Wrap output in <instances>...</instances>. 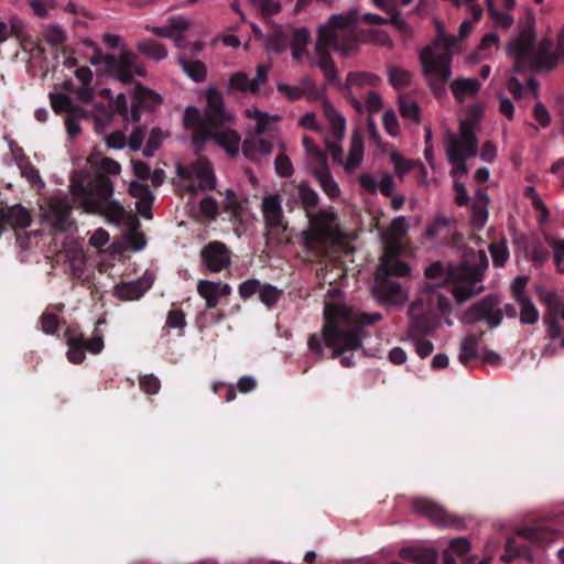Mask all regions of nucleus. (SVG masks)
I'll list each match as a JSON object with an SVG mask.
<instances>
[{"instance_id": "obj_1", "label": "nucleus", "mask_w": 564, "mask_h": 564, "mask_svg": "<svg viewBox=\"0 0 564 564\" xmlns=\"http://www.w3.org/2000/svg\"><path fill=\"white\" fill-rule=\"evenodd\" d=\"M324 319L322 336L311 334L307 346L318 359H324V343L332 349L330 358L336 359L344 351L359 349L362 346V336L366 335L364 327L380 322L382 314L378 312L356 313L344 304H326Z\"/></svg>"}, {"instance_id": "obj_2", "label": "nucleus", "mask_w": 564, "mask_h": 564, "mask_svg": "<svg viewBox=\"0 0 564 564\" xmlns=\"http://www.w3.org/2000/svg\"><path fill=\"white\" fill-rule=\"evenodd\" d=\"M488 265V257L484 250L473 252L470 260H465L457 267L445 265L441 261L430 264L425 269V276L429 280L440 281L431 285L430 305H435L442 315L451 313V301L440 291L446 284H451L449 292L458 304L482 292L484 286L479 283L482 281Z\"/></svg>"}, {"instance_id": "obj_3", "label": "nucleus", "mask_w": 564, "mask_h": 564, "mask_svg": "<svg viewBox=\"0 0 564 564\" xmlns=\"http://www.w3.org/2000/svg\"><path fill=\"white\" fill-rule=\"evenodd\" d=\"M552 47L553 43L547 39L536 45L534 22L530 20L508 42L506 52L513 59V73L550 72L564 58V30L558 34L555 48Z\"/></svg>"}, {"instance_id": "obj_4", "label": "nucleus", "mask_w": 564, "mask_h": 564, "mask_svg": "<svg viewBox=\"0 0 564 564\" xmlns=\"http://www.w3.org/2000/svg\"><path fill=\"white\" fill-rule=\"evenodd\" d=\"M357 14L350 12L346 15L333 14L326 24L318 28L315 44L316 65L322 72L335 67L329 48L348 55L358 50L359 35L356 32Z\"/></svg>"}, {"instance_id": "obj_5", "label": "nucleus", "mask_w": 564, "mask_h": 564, "mask_svg": "<svg viewBox=\"0 0 564 564\" xmlns=\"http://www.w3.org/2000/svg\"><path fill=\"white\" fill-rule=\"evenodd\" d=\"M113 192L111 180L105 175H97L87 183L82 178H72L70 193L84 212L104 216L109 223L120 224L126 217V210L118 200L111 199Z\"/></svg>"}, {"instance_id": "obj_6", "label": "nucleus", "mask_w": 564, "mask_h": 564, "mask_svg": "<svg viewBox=\"0 0 564 564\" xmlns=\"http://www.w3.org/2000/svg\"><path fill=\"white\" fill-rule=\"evenodd\" d=\"M420 62L432 94L436 99H442L446 96V84L452 76V53L448 48L438 51L426 46L420 53Z\"/></svg>"}, {"instance_id": "obj_7", "label": "nucleus", "mask_w": 564, "mask_h": 564, "mask_svg": "<svg viewBox=\"0 0 564 564\" xmlns=\"http://www.w3.org/2000/svg\"><path fill=\"white\" fill-rule=\"evenodd\" d=\"M475 122L471 119H464L459 122V135L453 132L446 133V154L448 162L463 172H466V160L477 153L478 139L475 134Z\"/></svg>"}, {"instance_id": "obj_8", "label": "nucleus", "mask_w": 564, "mask_h": 564, "mask_svg": "<svg viewBox=\"0 0 564 564\" xmlns=\"http://www.w3.org/2000/svg\"><path fill=\"white\" fill-rule=\"evenodd\" d=\"M550 533L541 528L521 529L518 532V536L507 539L501 561L510 563L518 557L532 561V554L528 543H545Z\"/></svg>"}, {"instance_id": "obj_9", "label": "nucleus", "mask_w": 564, "mask_h": 564, "mask_svg": "<svg viewBox=\"0 0 564 564\" xmlns=\"http://www.w3.org/2000/svg\"><path fill=\"white\" fill-rule=\"evenodd\" d=\"M499 305V296L494 294L486 295L466 310L462 316V322L467 325H474L484 321L490 328L498 327L503 318Z\"/></svg>"}, {"instance_id": "obj_10", "label": "nucleus", "mask_w": 564, "mask_h": 564, "mask_svg": "<svg viewBox=\"0 0 564 564\" xmlns=\"http://www.w3.org/2000/svg\"><path fill=\"white\" fill-rule=\"evenodd\" d=\"M311 229L304 232V241L307 248L324 247L333 240V223L336 215L326 210L310 213L306 215Z\"/></svg>"}, {"instance_id": "obj_11", "label": "nucleus", "mask_w": 564, "mask_h": 564, "mask_svg": "<svg viewBox=\"0 0 564 564\" xmlns=\"http://www.w3.org/2000/svg\"><path fill=\"white\" fill-rule=\"evenodd\" d=\"M411 507L414 513L429 519L434 525L442 528L463 527V520L458 517L447 512L436 501L425 498L416 497L411 500Z\"/></svg>"}, {"instance_id": "obj_12", "label": "nucleus", "mask_w": 564, "mask_h": 564, "mask_svg": "<svg viewBox=\"0 0 564 564\" xmlns=\"http://www.w3.org/2000/svg\"><path fill=\"white\" fill-rule=\"evenodd\" d=\"M65 337L68 346L67 358L72 364H82L86 358V351L97 355L105 346L101 335L97 334L91 338H86L84 334L70 327L66 329Z\"/></svg>"}, {"instance_id": "obj_13", "label": "nucleus", "mask_w": 564, "mask_h": 564, "mask_svg": "<svg viewBox=\"0 0 564 564\" xmlns=\"http://www.w3.org/2000/svg\"><path fill=\"white\" fill-rule=\"evenodd\" d=\"M107 72L122 83H130L133 75L145 76L143 66L137 65V55L124 51L119 56L106 55L104 58Z\"/></svg>"}, {"instance_id": "obj_14", "label": "nucleus", "mask_w": 564, "mask_h": 564, "mask_svg": "<svg viewBox=\"0 0 564 564\" xmlns=\"http://www.w3.org/2000/svg\"><path fill=\"white\" fill-rule=\"evenodd\" d=\"M381 83L378 75L367 72H351L341 87V95L356 109L357 112H364V105L359 100V89L364 87H376Z\"/></svg>"}, {"instance_id": "obj_15", "label": "nucleus", "mask_w": 564, "mask_h": 564, "mask_svg": "<svg viewBox=\"0 0 564 564\" xmlns=\"http://www.w3.org/2000/svg\"><path fill=\"white\" fill-rule=\"evenodd\" d=\"M205 97L204 119L209 127L217 129L232 120V116L226 109L224 96L216 87L207 88Z\"/></svg>"}, {"instance_id": "obj_16", "label": "nucleus", "mask_w": 564, "mask_h": 564, "mask_svg": "<svg viewBox=\"0 0 564 564\" xmlns=\"http://www.w3.org/2000/svg\"><path fill=\"white\" fill-rule=\"evenodd\" d=\"M200 261L210 272H220L231 263V251L221 241H210L200 250Z\"/></svg>"}, {"instance_id": "obj_17", "label": "nucleus", "mask_w": 564, "mask_h": 564, "mask_svg": "<svg viewBox=\"0 0 564 564\" xmlns=\"http://www.w3.org/2000/svg\"><path fill=\"white\" fill-rule=\"evenodd\" d=\"M261 212L265 228L272 235H279L286 228L281 198L278 194H269L263 197Z\"/></svg>"}, {"instance_id": "obj_18", "label": "nucleus", "mask_w": 564, "mask_h": 564, "mask_svg": "<svg viewBox=\"0 0 564 564\" xmlns=\"http://www.w3.org/2000/svg\"><path fill=\"white\" fill-rule=\"evenodd\" d=\"M162 101L161 95L141 84H137L132 94L130 121L139 122L142 110L153 111Z\"/></svg>"}, {"instance_id": "obj_19", "label": "nucleus", "mask_w": 564, "mask_h": 564, "mask_svg": "<svg viewBox=\"0 0 564 564\" xmlns=\"http://www.w3.org/2000/svg\"><path fill=\"white\" fill-rule=\"evenodd\" d=\"M376 276V285L373 288V292L376 296L389 303H400L403 301V293L399 282L391 280L388 276Z\"/></svg>"}, {"instance_id": "obj_20", "label": "nucleus", "mask_w": 564, "mask_h": 564, "mask_svg": "<svg viewBox=\"0 0 564 564\" xmlns=\"http://www.w3.org/2000/svg\"><path fill=\"white\" fill-rule=\"evenodd\" d=\"M417 303L411 304L409 308L410 327L409 335L412 339L431 334L436 328L435 319L429 314H415Z\"/></svg>"}, {"instance_id": "obj_21", "label": "nucleus", "mask_w": 564, "mask_h": 564, "mask_svg": "<svg viewBox=\"0 0 564 564\" xmlns=\"http://www.w3.org/2000/svg\"><path fill=\"white\" fill-rule=\"evenodd\" d=\"M48 213L54 229L66 231L69 227L70 206L65 198H51Z\"/></svg>"}, {"instance_id": "obj_22", "label": "nucleus", "mask_w": 564, "mask_h": 564, "mask_svg": "<svg viewBox=\"0 0 564 564\" xmlns=\"http://www.w3.org/2000/svg\"><path fill=\"white\" fill-rule=\"evenodd\" d=\"M151 286L152 283L144 278L131 282H122L115 288V295L121 301H137L140 300Z\"/></svg>"}, {"instance_id": "obj_23", "label": "nucleus", "mask_w": 564, "mask_h": 564, "mask_svg": "<svg viewBox=\"0 0 564 564\" xmlns=\"http://www.w3.org/2000/svg\"><path fill=\"white\" fill-rule=\"evenodd\" d=\"M411 272V268L404 261H401L397 258L395 254H388L386 252L381 258L380 264L376 271L378 276H406Z\"/></svg>"}, {"instance_id": "obj_24", "label": "nucleus", "mask_w": 564, "mask_h": 564, "mask_svg": "<svg viewBox=\"0 0 564 564\" xmlns=\"http://www.w3.org/2000/svg\"><path fill=\"white\" fill-rule=\"evenodd\" d=\"M455 220L449 217L437 215L433 221L426 227L425 237L429 240L444 243L448 239L451 228L454 226Z\"/></svg>"}, {"instance_id": "obj_25", "label": "nucleus", "mask_w": 564, "mask_h": 564, "mask_svg": "<svg viewBox=\"0 0 564 564\" xmlns=\"http://www.w3.org/2000/svg\"><path fill=\"white\" fill-rule=\"evenodd\" d=\"M390 159L394 165L395 174L402 180L409 172L417 170L422 174L421 183L426 185L427 170L420 161L406 160L397 152H392Z\"/></svg>"}, {"instance_id": "obj_26", "label": "nucleus", "mask_w": 564, "mask_h": 564, "mask_svg": "<svg viewBox=\"0 0 564 564\" xmlns=\"http://www.w3.org/2000/svg\"><path fill=\"white\" fill-rule=\"evenodd\" d=\"M272 143L262 138H249L242 143V154L251 160L258 161L260 158L265 156L272 151Z\"/></svg>"}, {"instance_id": "obj_27", "label": "nucleus", "mask_w": 564, "mask_h": 564, "mask_svg": "<svg viewBox=\"0 0 564 564\" xmlns=\"http://www.w3.org/2000/svg\"><path fill=\"white\" fill-rule=\"evenodd\" d=\"M399 555L402 560L417 564H435L438 558V553L431 547H403Z\"/></svg>"}, {"instance_id": "obj_28", "label": "nucleus", "mask_w": 564, "mask_h": 564, "mask_svg": "<svg viewBox=\"0 0 564 564\" xmlns=\"http://www.w3.org/2000/svg\"><path fill=\"white\" fill-rule=\"evenodd\" d=\"M480 87L481 84L476 78H457L451 83L452 93L458 102H463L467 97L476 96Z\"/></svg>"}, {"instance_id": "obj_29", "label": "nucleus", "mask_w": 564, "mask_h": 564, "mask_svg": "<svg viewBox=\"0 0 564 564\" xmlns=\"http://www.w3.org/2000/svg\"><path fill=\"white\" fill-rule=\"evenodd\" d=\"M323 111L329 121L332 137L337 141H341L346 131L345 118L327 100L323 101Z\"/></svg>"}, {"instance_id": "obj_30", "label": "nucleus", "mask_w": 564, "mask_h": 564, "mask_svg": "<svg viewBox=\"0 0 564 564\" xmlns=\"http://www.w3.org/2000/svg\"><path fill=\"white\" fill-rule=\"evenodd\" d=\"M292 189L305 209L306 215L312 213L319 204V196L317 192L310 186L307 182H302L299 185H292Z\"/></svg>"}, {"instance_id": "obj_31", "label": "nucleus", "mask_w": 564, "mask_h": 564, "mask_svg": "<svg viewBox=\"0 0 564 564\" xmlns=\"http://www.w3.org/2000/svg\"><path fill=\"white\" fill-rule=\"evenodd\" d=\"M129 193L132 197H135L141 200L142 205H147V213L145 210H142L139 208V213L144 218H151L152 217V204L154 202V195L152 194L151 189L147 184H142L139 182H131L129 185Z\"/></svg>"}, {"instance_id": "obj_32", "label": "nucleus", "mask_w": 564, "mask_h": 564, "mask_svg": "<svg viewBox=\"0 0 564 564\" xmlns=\"http://www.w3.org/2000/svg\"><path fill=\"white\" fill-rule=\"evenodd\" d=\"M214 141L223 148L230 158H235L239 153L240 135L235 130L216 131Z\"/></svg>"}, {"instance_id": "obj_33", "label": "nucleus", "mask_w": 564, "mask_h": 564, "mask_svg": "<svg viewBox=\"0 0 564 564\" xmlns=\"http://www.w3.org/2000/svg\"><path fill=\"white\" fill-rule=\"evenodd\" d=\"M4 220L14 228H26L31 224L29 210L21 205H15L3 209Z\"/></svg>"}, {"instance_id": "obj_34", "label": "nucleus", "mask_w": 564, "mask_h": 564, "mask_svg": "<svg viewBox=\"0 0 564 564\" xmlns=\"http://www.w3.org/2000/svg\"><path fill=\"white\" fill-rule=\"evenodd\" d=\"M178 63L183 72L195 83H202L206 79V65L198 59H187L185 56L178 57Z\"/></svg>"}, {"instance_id": "obj_35", "label": "nucleus", "mask_w": 564, "mask_h": 564, "mask_svg": "<svg viewBox=\"0 0 564 564\" xmlns=\"http://www.w3.org/2000/svg\"><path fill=\"white\" fill-rule=\"evenodd\" d=\"M364 158V138L360 133L354 132L350 140L348 158L345 162V169L350 171L358 167Z\"/></svg>"}, {"instance_id": "obj_36", "label": "nucleus", "mask_w": 564, "mask_h": 564, "mask_svg": "<svg viewBox=\"0 0 564 564\" xmlns=\"http://www.w3.org/2000/svg\"><path fill=\"white\" fill-rule=\"evenodd\" d=\"M235 91L258 94V88L256 85H252L251 79L247 73L237 72L229 77L227 85V94L230 95Z\"/></svg>"}, {"instance_id": "obj_37", "label": "nucleus", "mask_w": 564, "mask_h": 564, "mask_svg": "<svg viewBox=\"0 0 564 564\" xmlns=\"http://www.w3.org/2000/svg\"><path fill=\"white\" fill-rule=\"evenodd\" d=\"M197 293L206 301L208 310L215 308L219 303L217 283L208 280H200L197 284Z\"/></svg>"}, {"instance_id": "obj_38", "label": "nucleus", "mask_w": 564, "mask_h": 564, "mask_svg": "<svg viewBox=\"0 0 564 564\" xmlns=\"http://www.w3.org/2000/svg\"><path fill=\"white\" fill-rule=\"evenodd\" d=\"M480 337L475 334L467 335L460 344L459 361L467 366L469 361L478 356Z\"/></svg>"}, {"instance_id": "obj_39", "label": "nucleus", "mask_w": 564, "mask_h": 564, "mask_svg": "<svg viewBox=\"0 0 564 564\" xmlns=\"http://www.w3.org/2000/svg\"><path fill=\"white\" fill-rule=\"evenodd\" d=\"M290 43V35L283 29H275L267 39V48L276 54L283 53Z\"/></svg>"}, {"instance_id": "obj_40", "label": "nucleus", "mask_w": 564, "mask_h": 564, "mask_svg": "<svg viewBox=\"0 0 564 564\" xmlns=\"http://www.w3.org/2000/svg\"><path fill=\"white\" fill-rule=\"evenodd\" d=\"M489 252L492 258V263L497 268H502L509 260L510 253L507 246V239L502 237L499 241H494L489 245Z\"/></svg>"}, {"instance_id": "obj_41", "label": "nucleus", "mask_w": 564, "mask_h": 564, "mask_svg": "<svg viewBox=\"0 0 564 564\" xmlns=\"http://www.w3.org/2000/svg\"><path fill=\"white\" fill-rule=\"evenodd\" d=\"M306 167L313 177L316 176V174L329 171L327 154L319 149L306 155Z\"/></svg>"}, {"instance_id": "obj_42", "label": "nucleus", "mask_w": 564, "mask_h": 564, "mask_svg": "<svg viewBox=\"0 0 564 564\" xmlns=\"http://www.w3.org/2000/svg\"><path fill=\"white\" fill-rule=\"evenodd\" d=\"M137 47L139 52L155 61L164 59L167 56L165 46L153 40L139 42Z\"/></svg>"}, {"instance_id": "obj_43", "label": "nucleus", "mask_w": 564, "mask_h": 564, "mask_svg": "<svg viewBox=\"0 0 564 564\" xmlns=\"http://www.w3.org/2000/svg\"><path fill=\"white\" fill-rule=\"evenodd\" d=\"M314 178L318 182L321 188L329 198L334 199L340 195V188L332 176L330 170L316 174Z\"/></svg>"}, {"instance_id": "obj_44", "label": "nucleus", "mask_w": 564, "mask_h": 564, "mask_svg": "<svg viewBox=\"0 0 564 564\" xmlns=\"http://www.w3.org/2000/svg\"><path fill=\"white\" fill-rule=\"evenodd\" d=\"M110 111H106L107 120H110L113 115L121 116L124 120H130V111L128 110L127 97L123 93H120L116 98H110L109 101Z\"/></svg>"}, {"instance_id": "obj_45", "label": "nucleus", "mask_w": 564, "mask_h": 564, "mask_svg": "<svg viewBox=\"0 0 564 564\" xmlns=\"http://www.w3.org/2000/svg\"><path fill=\"white\" fill-rule=\"evenodd\" d=\"M196 177L199 181V189H214L216 185V177L213 169L207 162L198 164L196 167Z\"/></svg>"}, {"instance_id": "obj_46", "label": "nucleus", "mask_w": 564, "mask_h": 564, "mask_svg": "<svg viewBox=\"0 0 564 564\" xmlns=\"http://www.w3.org/2000/svg\"><path fill=\"white\" fill-rule=\"evenodd\" d=\"M389 83L395 89H401L410 86L412 74L398 66H390L388 69Z\"/></svg>"}, {"instance_id": "obj_47", "label": "nucleus", "mask_w": 564, "mask_h": 564, "mask_svg": "<svg viewBox=\"0 0 564 564\" xmlns=\"http://www.w3.org/2000/svg\"><path fill=\"white\" fill-rule=\"evenodd\" d=\"M362 21L365 23L371 24V25H383V24H387L389 22L391 24L398 26V28H403L405 25L404 21L400 17V13L397 10H394V9L390 12V19L389 20L382 18L379 14L366 13L364 15V18H362Z\"/></svg>"}, {"instance_id": "obj_48", "label": "nucleus", "mask_w": 564, "mask_h": 564, "mask_svg": "<svg viewBox=\"0 0 564 564\" xmlns=\"http://www.w3.org/2000/svg\"><path fill=\"white\" fill-rule=\"evenodd\" d=\"M167 137L160 128H153L150 131L149 139L142 153L145 158H152L156 150L162 145L163 140Z\"/></svg>"}, {"instance_id": "obj_49", "label": "nucleus", "mask_w": 564, "mask_h": 564, "mask_svg": "<svg viewBox=\"0 0 564 564\" xmlns=\"http://www.w3.org/2000/svg\"><path fill=\"white\" fill-rule=\"evenodd\" d=\"M282 295L283 291L279 290L276 286L268 283L261 284L259 291V299L269 308L273 307L279 302Z\"/></svg>"}, {"instance_id": "obj_50", "label": "nucleus", "mask_w": 564, "mask_h": 564, "mask_svg": "<svg viewBox=\"0 0 564 564\" xmlns=\"http://www.w3.org/2000/svg\"><path fill=\"white\" fill-rule=\"evenodd\" d=\"M520 322L522 324L533 325L539 321V311L530 299L520 300Z\"/></svg>"}, {"instance_id": "obj_51", "label": "nucleus", "mask_w": 564, "mask_h": 564, "mask_svg": "<svg viewBox=\"0 0 564 564\" xmlns=\"http://www.w3.org/2000/svg\"><path fill=\"white\" fill-rule=\"evenodd\" d=\"M528 257L532 261L533 265L539 268L550 259V252L540 240H535L530 246Z\"/></svg>"}, {"instance_id": "obj_52", "label": "nucleus", "mask_w": 564, "mask_h": 564, "mask_svg": "<svg viewBox=\"0 0 564 564\" xmlns=\"http://www.w3.org/2000/svg\"><path fill=\"white\" fill-rule=\"evenodd\" d=\"M400 113L403 118L411 119L413 121H420V107L419 105L408 97H400Z\"/></svg>"}, {"instance_id": "obj_53", "label": "nucleus", "mask_w": 564, "mask_h": 564, "mask_svg": "<svg viewBox=\"0 0 564 564\" xmlns=\"http://www.w3.org/2000/svg\"><path fill=\"white\" fill-rule=\"evenodd\" d=\"M488 220V209L484 204H473L470 225L473 230H481Z\"/></svg>"}, {"instance_id": "obj_54", "label": "nucleus", "mask_w": 564, "mask_h": 564, "mask_svg": "<svg viewBox=\"0 0 564 564\" xmlns=\"http://www.w3.org/2000/svg\"><path fill=\"white\" fill-rule=\"evenodd\" d=\"M545 242L553 249L555 265L561 272H564V240L546 235Z\"/></svg>"}, {"instance_id": "obj_55", "label": "nucleus", "mask_w": 564, "mask_h": 564, "mask_svg": "<svg viewBox=\"0 0 564 564\" xmlns=\"http://www.w3.org/2000/svg\"><path fill=\"white\" fill-rule=\"evenodd\" d=\"M50 100L52 109L55 113L59 115L63 112H68L69 107L72 106V98L62 93H51Z\"/></svg>"}, {"instance_id": "obj_56", "label": "nucleus", "mask_w": 564, "mask_h": 564, "mask_svg": "<svg viewBox=\"0 0 564 564\" xmlns=\"http://www.w3.org/2000/svg\"><path fill=\"white\" fill-rule=\"evenodd\" d=\"M187 323L185 319V313L181 308H172L169 311L164 328H175L184 330Z\"/></svg>"}, {"instance_id": "obj_57", "label": "nucleus", "mask_w": 564, "mask_h": 564, "mask_svg": "<svg viewBox=\"0 0 564 564\" xmlns=\"http://www.w3.org/2000/svg\"><path fill=\"white\" fill-rule=\"evenodd\" d=\"M204 123H207V122L202 119V113L197 107H195V106L186 107V109L184 111V117H183V124L186 129L189 130V129L199 127Z\"/></svg>"}, {"instance_id": "obj_58", "label": "nucleus", "mask_w": 564, "mask_h": 564, "mask_svg": "<svg viewBox=\"0 0 564 564\" xmlns=\"http://www.w3.org/2000/svg\"><path fill=\"white\" fill-rule=\"evenodd\" d=\"M192 142L195 147L204 144L208 140H214L215 132L212 127L204 123L199 127L193 128Z\"/></svg>"}, {"instance_id": "obj_59", "label": "nucleus", "mask_w": 564, "mask_h": 564, "mask_svg": "<svg viewBox=\"0 0 564 564\" xmlns=\"http://www.w3.org/2000/svg\"><path fill=\"white\" fill-rule=\"evenodd\" d=\"M41 329L47 335H55L59 327L58 316L51 312H44L40 317Z\"/></svg>"}, {"instance_id": "obj_60", "label": "nucleus", "mask_w": 564, "mask_h": 564, "mask_svg": "<svg viewBox=\"0 0 564 564\" xmlns=\"http://www.w3.org/2000/svg\"><path fill=\"white\" fill-rule=\"evenodd\" d=\"M406 231L408 224L404 216L394 218L388 228V234L395 241L401 240L405 236Z\"/></svg>"}, {"instance_id": "obj_61", "label": "nucleus", "mask_w": 564, "mask_h": 564, "mask_svg": "<svg viewBox=\"0 0 564 564\" xmlns=\"http://www.w3.org/2000/svg\"><path fill=\"white\" fill-rule=\"evenodd\" d=\"M140 388L147 394H156L161 389V382L154 375H144L139 378Z\"/></svg>"}, {"instance_id": "obj_62", "label": "nucleus", "mask_w": 564, "mask_h": 564, "mask_svg": "<svg viewBox=\"0 0 564 564\" xmlns=\"http://www.w3.org/2000/svg\"><path fill=\"white\" fill-rule=\"evenodd\" d=\"M199 209L203 216L208 219H215L219 212L218 203L212 196H206L200 200Z\"/></svg>"}, {"instance_id": "obj_63", "label": "nucleus", "mask_w": 564, "mask_h": 564, "mask_svg": "<svg viewBox=\"0 0 564 564\" xmlns=\"http://www.w3.org/2000/svg\"><path fill=\"white\" fill-rule=\"evenodd\" d=\"M261 283L257 279H249L239 284L238 292L242 300H248L256 293H259Z\"/></svg>"}, {"instance_id": "obj_64", "label": "nucleus", "mask_w": 564, "mask_h": 564, "mask_svg": "<svg viewBox=\"0 0 564 564\" xmlns=\"http://www.w3.org/2000/svg\"><path fill=\"white\" fill-rule=\"evenodd\" d=\"M274 167L276 174L281 177H290L294 171L291 160L283 153L275 158Z\"/></svg>"}]
</instances>
